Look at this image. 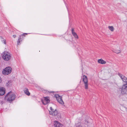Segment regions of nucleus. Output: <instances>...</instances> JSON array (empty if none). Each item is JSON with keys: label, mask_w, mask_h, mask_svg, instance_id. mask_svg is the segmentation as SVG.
Masks as SVG:
<instances>
[{"label": "nucleus", "mask_w": 127, "mask_h": 127, "mask_svg": "<svg viewBox=\"0 0 127 127\" xmlns=\"http://www.w3.org/2000/svg\"><path fill=\"white\" fill-rule=\"evenodd\" d=\"M122 99L124 101L126 100V98L125 96H122Z\"/></svg>", "instance_id": "22"}, {"label": "nucleus", "mask_w": 127, "mask_h": 127, "mask_svg": "<svg viewBox=\"0 0 127 127\" xmlns=\"http://www.w3.org/2000/svg\"><path fill=\"white\" fill-rule=\"evenodd\" d=\"M5 93V88L3 87L0 88V95H3Z\"/></svg>", "instance_id": "9"}, {"label": "nucleus", "mask_w": 127, "mask_h": 127, "mask_svg": "<svg viewBox=\"0 0 127 127\" xmlns=\"http://www.w3.org/2000/svg\"><path fill=\"white\" fill-rule=\"evenodd\" d=\"M6 95H16V94L14 92L11 91L9 92Z\"/></svg>", "instance_id": "13"}, {"label": "nucleus", "mask_w": 127, "mask_h": 127, "mask_svg": "<svg viewBox=\"0 0 127 127\" xmlns=\"http://www.w3.org/2000/svg\"><path fill=\"white\" fill-rule=\"evenodd\" d=\"M50 111L49 110V113L50 114H52V113H53V112L54 111V109H53L52 107H50Z\"/></svg>", "instance_id": "20"}, {"label": "nucleus", "mask_w": 127, "mask_h": 127, "mask_svg": "<svg viewBox=\"0 0 127 127\" xmlns=\"http://www.w3.org/2000/svg\"><path fill=\"white\" fill-rule=\"evenodd\" d=\"M28 34L27 33H24L22 35H22H24V34Z\"/></svg>", "instance_id": "29"}, {"label": "nucleus", "mask_w": 127, "mask_h": 127, "mask_svg": "<svg viewBox=\"0 0 127 127\" xmlns=\"http://www.w3.org/2000/svg\"><path fill=\"white\" fill-rule=\"evenodd\" d=\"M5 96L4 97V99L10 102L14 100L15 98V96Z\"/></svg>", "instance_id": "6"}, {"label": "nucleus", "mask_w": 127, "mask_h": 127, "mask_svg": "<svg viewBox=\"0 0 127 127\" xmlns=\"http://www.w3.org/2000/svg\"><path fill=\"white\" fill-rule=\"evenodd\" d=\"M58 114H59L58 113V111L55 109L53 112L52 114H51V115H52L53 116H55L57 115Z\"/></svg>", "instance_id": "14"}, {"label": "nucleus", "mask_w": 127, "mask_h": 127, "mask_svg": "<svg viewBox=\"0 0 127 127\" xmlns=\"http://www.w3.org/2000/svg\"><path fill=\"white\" fill-rule=\"evenodd\" d=\"M73 91H69L67 92V93L69 94H70L71 92H73Z\"/></svg>", "instance_id": "24"}, {"label": "nucleus", "mask_w": 127, "mask_h": 127, "mask_svg": "<svg viewBox=\"0 0 127 127\" xmlns=\"http://www.w3.org/2000/svg\"><path fill=\"white\" fill-rule=\"evenodd\" d=\"M12 71V68L10 66H8L3 69L2 73L4 75H7L10 74Z\"/></svg>", "instance_id": "1"}, {"label": "nucleus", "mask_w": 127, "mask_h": 127, "mask_svg": "<svg viewBox=\"0 0 127 127\" xmlns=\"http://www.w3.org/2000/svg\"><path fill=\"white\" fill-rule=\"evenodd\" d=\"M61 125V124L57 121L55 122L54 124V127H60V126Z\"/></svg>", "instance_id": "12"}, {"label": "nucleus", "mask_w": 127, "mask_h": 127, "mask_svg": "<svg viewBox=\"0 0 127 127\" xmlns=\"http://www.w3.org/2000/svg\"><path fill=\"white\" fill-rule=\"evenodd\" d=\"M108 28L111 31V32H113L114 30V28L112 26H109Z\"/></svg>", "instance_id": "17"}, {"label": "nucleus", "mask_w": 127, "mask_h": 127, "mask_svg": "<svg viewBox=\"0 0 127 127\" xmlns=\"http://www.w3.org/2000/svg\"><path fill=\"white\" fill-rule=\"evenodd\" d=\"M121 93L122 95H127V84L122 86Z\"/></svg>", "instance_id": "5"}, {"label": "nucleus", "mask_w": 127, "mask_h": 127, "mask_svg": "<svg viewBox=\"0 0 127 127\" xmlns=\"http://www.w3.org/2000/svg\"><path fill=\"white\" fill-rule=\"evenodd\" d=\"M13 37H14V38H15L16 37V35H13Z\"/></svg>", "instance_id": "27"}, {"label": "nucleus", "mask_w": 127, "mask_h": 127, "mask_svg": "<svg viewBox=\"0 0 127 127\" xmlns=\"http://www.w3.org/2000/svg\"><path fill=\"white\" fill-rule=\"evenodd\" d=\"M114 52L116 53L117 54H119L120 53V51L119 50H113V51Z\"/></svg>", "instance_id": "18"}, {"label": "nucleus", "mask_w": 127, "mask_h": 127, "mask_svg": "<svg viewBox=\"0 0 127 127\" xmlns=\"http://www.w3.org/2000/svg\"><path fill=\"white\" fill-rule=\"evenodd\" d=\"M25 93L27 95H30V93H29L28 91V89H26L24 90Z\"/></svg>", "instance_id": "16"}, {"label": "nucleus", "mask_w": 127, "mask_h": 127, "mask_svg": "<svg viewBox=\"0 0 127 127\" xmlns=\"http://www.w3.org/2000/svg\"><path fill=\"white\" fill-rule=\"evenodd\" d=\"M58 102L61 104L63 105L64 102L62 100V97L61 96H55Z\"/></svg>", "instance_id": "7"}, {"label": "nucleus", "mask_w": 127, "mask_h": 127, "mask_svg": "<svg viewBox=\"0 0 127 127\" xmlns=\"http://www.w3.org/2000/svg\"><path fill=\"white\" fill-rule=\"evenodd\" d=\"M0 38L1 39H3L2 38V37L1 36H0Z\"/></svg>", "instance_id": "30"}, {"label": "nucleus", "mask_w": 127, "mask_h": 127, "mask_svg": "<svg viewBox=\"0 0 127 127\" xmlns=\"http://www.w3.org/2000/svg\"><path fill=\"white\" fill-rule=\"evenodd\" d=\"M122 80L124 82H126V83L124 85H126L127 84V78H126L124 76H123V78L122 79Z\"/></svg>", "instance_id": "15"}, {"label": "nucleus", "mask_w": 127, "mask_h": 127, "mask_svg": "<svg viewBox=\"0 0 127 127\" xmlns=\"http://www.w3.org/2000/svg\"><path fill=\"white\" fill-rule=\"evenodd\" d=\"M83 81L84 84L85 88L87 89L88 87V78L87 76L85 75H83Z\"/></svg>", "instance_id": "4"}, {"label": "nucleus", "mask_w": 127, "mask_h": 127, "mask_svg": "<svg viewBox=\"0 0 127 127\" xmlns=\"http://www.w3.org/2000/svg\"><path fill=\"white\" fill-rule=\"evenodd\" d=\"M10 82V81H8V82L7 83H6L7 85H9V84Z\"/></svg>", "instance_id": "25"}, {"label": "nucleus", "mask_w": 127, "mask_h": 127, "mask_svg": "<svg viewBox=\"0 0 127 127\" xmlns=\"http://www.w3.org/2000/svg\"><path fill=\"white\" fill-rule=\"evenodd\" d=\"M2 58L5 61L9 60L11 58L10 54L7 52H4L2 56Z\"/></svg>", "instance_id": "2"}, {"label": "nucleus", "mask_w": 127, "mask_h": 127, "mask_svg": "<svg viewBox=\"0 0 127 127\" xmlns=\"http://www.w3.org/2000/svg\"><path fill=\"white\" fill-rule=\"evenodd\" d=\"M1 41L3 43L5 44H6V40L4 39H3L2 40H1Z\"/></svg>", "instance_id": "23"}, {"label": "nucleus", "mask_w": 127, "mask_h": 127, "mask_svg": "<svg viewBox=\"0 0 127 127\" xmlns=\"http://www.w3.org/2000/svg\"><path fill=\"white\" fill-rule=\"evenodd\" d=\"M118 75L121 78L122 80V79L123 78V77H122L123 75L119 73H118Z\"/></svg>", "instance_id": "21"}, {"label": "nucleus", "mask_w": 127, "mask_h": 127, "mask_svg": "<svg viewBox=\"0 0 127 127\" xmlns=\"http://www.w3.org/2000/svg\"><path fill=\"white\" fill-rule=\"evenodd\" d=\"M71 32L73 36L74 37L77 39L78 38V37L77 34L74 32V29H71Z\"/></svg>", "instance_id": "8"}, {"label": "nucleus", "mask_w": 127, "mask_h": 127, "mask_svg": "<svg viewBox=\"0 0 127 127\" xmlns=\"http://www.w3.org/2000/svg\"><path fill=\"white\" fill-rule=\"evenodd\" d=\"M41 101L43 104L46 105L50 102V98L48 96L44 97L41 99Z\"/></svg>", "instance_id": "3"}, {"label": "nucleus", "mask_w": 127, "mask_h": 127, "mask_svg": "<svg viewBox=\"0 0 127 127\" xmlns=\"http://www.w3.org/2000/svg\"><path fill=\"white\" fill-rule=\"evenodd\" d=\"M43 93H52L53 94V95H59V94H54V93L55 92L53 91H52V92H49V91H48L47 90H43Z\"/></svg>", "instance_id": "10"}, {"label": "nucleus", "mask_w": 127, "mask_h": 127, "mask_svg": "<svg viewBox=\"0 0 127 127\" xmlns=\"http://www.w3.org/2000/svg\"><path fill=\"white\" fill-rule=\"evenodd\" d=\"M98 62L101 64H105L106 63V62L102 59L98 60Z\"/></svg>", "instance_id": "11"}, {"label": "nucleus", "mask_w": 127, "mask_h": 127, "mask_svg": "<svg viewBox=\"0 0 127 127\" xmlns=\"http://www.w3.org/2000/svg\"><path fill=\"white\" fill-rule=\"evenodd\" d=\"M2 82L1 78L0 77V83Z\"/></svg>", "instance_id": "26"}, {"label": "nucleus", "mask_w": 127, "mask_h": 127, "mask_svg": "<svg viewBox=\"0 0 127 127\" xmlns=\"http://www.w3.org/2000/svg\"><path fill=\"white\" fill-rule=\"evenodd\" d=\"M76 127H82V126L81 125H79L78 126H77Z\"/></svg>", "instance_id": "28"}, {"label": "nucleus", "mask_w": 127, "mask_h": 127, "mask_svg": "<svg viewBox=\"0 0 127 127\" xmlns=\"http://www.w3.org/2000/svg\"><path fill=\"white\" fill-rule=\"evenodd\" d=\"M22 35H21L20 36V37H19L18 39V40L17 42V44L18 45H19V43H20V42H21L22 41V40L21 39V37Z\"/></svg>", "instance_id": "19"}]
</instances>
